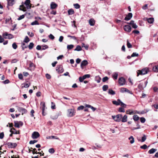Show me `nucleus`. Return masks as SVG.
<instances>
[{
  "label": "nucleus",
  "instance_id": "obj_1",
  "mask_svg": "<svg viewBox=\"0 0 158 158\" xmlns=\"http://www.w3.org/2000/svg\"><path fill=\"white\" fill-rule=\"evenodd\" d=\"M113 103L117 106L120 105L122 107L126 108L127 105L123 103L120 99H118L117 101H113L112 102Z\"/></svg>",
  "mask_w": 158,
  "mask_h": 158
},
{
  "label": "nucleus",
  "instance_id": "obj_2",
  "mask_svg": "<svg viewBox=\"0 0 158 158\" xmlns=\"http://www.w3.org/2000/svg\"><path fill=\"white\" fill-rule=\"evenodd\" d=\"M149 71L148 68H145L141 70H138L137 72V76H138L139 75H143L146 74L148 73Z\"/></svg>",
  "mask_w": 158,
  "mask_h": 158
},
{
  "label": "nucleus",
  "instance_id": "obj_3",
  "mask_svg": "<svg viewBox=\"0 0 158 158\" xmlns=\"http://www.w3.org/2000/svg\"><path fill=\"white\" fill-rule=\"evenodd\" d=\"M122 117V115L119 114L116 115V116H112V118L114 120L117 122H120L121 121Z\"/></svg>",
  "mask_w": 158,
  "mask_h": 158
},
{
  "label": "nucleus",
  "instance_id": "obj_4",
  "mask_svg": "<svg viewBox=\"0 0 158 158\" xmlns=\"http://www.w3.org/2000/svg\"><path fill=\"white\" fill-rule=\"evenodd\" d=\"M3 36L5 39H11L14 37L13 35L11 34H8L7 32H5L3 34Z\"/></svg>",
  "mask_w": 158,
  "mask_h": 158
},
{
  "label": "nucleus",
  "instance_id": "obj_5",
  "mask_svg": "<svg viewBox=\"0 0 158 158\" xmlns=\"http://www.w3.org/2000/svg\"><path fill=\"white\" fill-rule=\"evenodd\" d=\"M6 144L9 148H14L17 145L16 143L11 142L7 143Z\"/></svg>",
  "mask_w": 158,
  "mask_h": 158
},
{
  "label": "nucleus",
  "instance_id": "obj_6",
  "mask_svg": "<svg viewBox=\"0 0 158 158\" xmlns=\"http://www.w3.org/2000/svg\"><path fill=\"white\" fill-rule=\"evenodd\" d=\"M40 136V135L38 132L37 131H34V132L31 135V137L33 139H36L37 138Z\"/></svg>",
  "mask_w": 158,
  "mask_h": 158
},
{
  "label": "nucleus",
  "instance_id": "obj_7",
  "mask_svg": "<svg viewBox=\"0 0 158 158\" xmlns=\"http://www.w3.org/2000/svg\"><path fill=\"white\" fill-rule=\"evenodd\" d=\"M125 80L123 77H121L118 79V83L121 85H124L125 83Z\"/></svg>",
  "mask_w": 158,
  "mask_h": 158
},
{
  "label": "nucleus",
  "instance_id": "obj_8",
  "mask_svg": "<svg viewBox=\"0 0 158 158\" xmlns=\"http://www.w3.org/2000/svg\"><path fill=\"white\" fill-rule=\"evenodd\" d=\"M56 70L59 73H61L64 71L62 66L60 65L57 66V67L56 68Z\"/></svg>",
  "mask_w": 158,
  "mask_h": 158
},
{
  "label": "nucleus",
  "instance_id": "obj_9",
  "mask_svg": "<svg viewBox=\"0 0 158 158\" xmlns=\"http://www.w3.org/2000/svg\"><path fill=\"white\" fill-rule=\"evenodd\" d=\"M124 30L126 31L130 32L131 31V27L128 25H125L123 27Z\"/></svg>",
  "mask_w": 158,
  "mask_h": 158
},
{
  "label": "nucleus",
  "instance_id": "obj_10",
  "mask_svg": "<svg viewBox=\"0 0 158 158\" xmlns=\"http://www.w3.org/2000/svg\"><path fill=\"white\" fill-rule=\"evenodd\" d=\"M15 126L17 128H19L20 126H22L23 125V123L21 122H18L15 121L14 122Z\"/></svg>",
  "mask_w": 158,
  "mask_h": 158
},
{
  "label": "nucleus",
  "instance_id": "obj_11",
  "mask_svg": "<svg viewBox=\"0 0 158 158\" xmlns=\"http://www.w3.org/2000/svg\"><path fill=\"white\" fill-rule=\"evenodd\" d=\"M30 0H26L25 1L24 4H25L27 9H30L31 6L30 5Z\"/></svg>",
  "mask_w": 158,
  "mask_h": 158
},
{
  "label": "nucleus",
  "instance_id": "obj_12",
  "mask_svg": "<svg viewBox=\"0 0 158 158\" xmlns=\"http://www.w3.org/2000/svg\"><path fill=\"white\" fill-rule=\"evenodd\" d=\"M68 116H72L74 115V110L73 109H69L68 110Z\"/></svg>",
  "mask_w": 158,
  "mask_h": 158
},
{
  "label": "nucleus",
  "instance_id": "obj_13",
  "mask_svg": "<svg viewBox=\"0 0 158 158\" xmlns=\"http://www.w3.org/2000/svg\"><path fill=\"white\" fill-rule=\"evenodd\" d=\"M132 16V14L131 13H129L128 15L125 18L124 20L126 21H128L131 19Z\"/></svg>",
  "mask_w": 158,
  "mask_h": 158
},
{
  "label": "nucleus",
  "instance_id": "obj_14",
  "mask_svg": "<svg viewBox=\"0 0 158 158\" xmlns=\"http://www.w3.org/2000/svg\"><path fill=\"white\" fill-rule=\"evenodd\" d=\"M18 110H19L20 112H21L22 113V114H23L26 113L27 112V110L23 108L22 107H19Z\"/></svg>",
  "mask_w": 158,
  "mask_h": 158
},
{
  "label": "nucleus",
  "instance_id": "obj_15",
  "mask_svg": "<svg viewBox=\"0 0 158 158\" xmlns=\"http://www.w3.org/2000/svg\"><path fill=\"white\" fill-rule=\"evenodd\" d=\"M10 131L13 134H19V131H16L15 128H12L10 130Z\"/></svg>",
  "mask_w": 158,
  "mask_h": 158
},
{
  "label": "nucleus",
  "instance_id": "obj_16",
  "mask_svg": "<svg viewBox=\"0 0 158 158\" xmlns=\"http://www.w3.org/2000/svg\"><path fill=\"white\" fill-rule=\"evenodd\" d=\"M88 64V62L86 60H83L81 63V67L83 69V67L86 65Z\"/></svg>",
  "mask_w": 158,
  "mask_h": 158
},
{
  "label": "nucleus",
  "instance_id": "obj_17",
  "mask_svg": "<svg viewBox=\"0 0 158 158\" xmlns=\"http://www.w3.org/2000/svg\"><path fill=\"white\" fill-rule=\"evenodd\" d=\"M8 6H12L15 4L14 0H7Z\"/></svg>",
  "mask_w": 158,
  "mask_h": 158
},
{
  "label": "nucleus",
  "instance_id": "obj_18",
  "mask_svg": "<svg viewBox=\"0 0 158 158\" xmlns=\"http://www.w3.org/2000/svg\"><path fill=\"white\" fill-rule=\"evenodd\" d=\"M41 105H42V106H41V108L42 110L43 115H45V114H44V113L45 108V103L44 102H41Z\"/></svg>",
  "mask_w": 158,
  "mask_h": 158
},
{
  "label": "nucleus",
  "instance_id": "obj_19",
  "mask_svg": "<svg viewBox=\"0 0 158 158\" xmlns=\"http://www.w3.org/2000/svg\"><path fill=\"white\" fill-rule=\"evenodd\" d=\"M50 6L52 9H55L57 7V5L55 2H52L51 3Z\"/></svg>",
  "mask_w": 158,
  "mask_h": 158
},
{
  "label": "nucleus",
  "instance_id": "obj_20",
  "mask_svg": "<svg viewBox=\"0 0 158 158\" xmlns=\"http://www.w3.org/2000/svg\"><path fill=\"white\" fill-rule=\"evenodd\" d=\"M118 76V74L117 72L114 73L112 75V77L114 80L117 79Z\"/></svg>",
  "mask_w": 158,
  "mask_h": 158
},
{
  "label": "nucleus",
  "instance_id": "obj_21",
  "mask_svg": "<svg viewBox=\"0 0 158 158\" xmlns=\"http://www.w3.org/2000/svg\"><path fill=\"white\" fill-rule=\"evenodd\" d=\"M127 116L125 114L123 117L122 116L121 121L123 123L126 122L127 121Z\"/></svg>",
  "mask_w": 158,
  "mask_h": 158
},
{
  "label": "nucleus",
  "instance_id": "obj_22",
  "mask_svg": "<svg viewBox=\"0 0 158 158\" xmlns=\"http://www.w3.org/2000/svg\"><path fill=\"white\" fill-rule=\"evenodd\" d=\"M95 23V21L93 19H90L89 20V23L91 26H94V25Z\"/></svg>",
  "mask_w": 158,
  "mask_h": 158
},
{
  "label": "nucleus",
  "instance_id": "obj_23",
  "mask_svg": "<svg viewBox=\"0 0 158 158\" xmlns=\"http://www.w3.org/2000/svg\"><path fill=\"white\" fill-rule=\"evenodd\" d=\"M129 140H130V143L131 144L135 142L134 138L133 136H131L128 138Z\"/></svg>",
  "mask_w": 158,
  "mask_h": 158
},
{
  "label": "nucleus",
  "instance_id": "obj_24",
  "mask_svg": "<svg viewBox=\"0 0 158 158\" xmlns=\"http://www.w3.org/2000/svg\"><path fill=\"white\" fill-rule=\"evenodd\" d=\"M148 22L150 24L152 23L154 21V19L152 18H150L148 19Z\"/></svg>",
  "mask_w": 158,
  "mask_h": 158
},
{
  "label": "nucleus",
  "instance_id": "obj_25",
  "mask_svg": "<svg viewBox=\"0 0 158 158\" xmlns=\"http://www.w3.org/2000/svg\"><path fill=\"white\" fill-rule=\"evenodd\" d=\"M126 113L127 114H134V112L133 110H128L126 111Z\"/></svg>",
  "mask_w": 158,
  "mask_h": 158
},
{
  "label": "nucleus",
  "instance_id": "obj_26",
  "mask_svg": "<svg viewBox=\"0 0 158 158\" xmlns=\"http://www.w3.org/2000/svg\"><path fill=\"white\" fill-rule=\"evenodd\" d=\"M156 149L152 148L148 151V153L149 154H152L156 152Z\"/></svg>",
  "mask_w": 158,
  "mask_h": 158
},
{
  "label": "nucleus",
  "instance_id": "obj_27",
  "mask_svg": "<svg viewBox=\"0 0 158 158\" xmlns=\"http://www.w3.org/2000/svg\"><path fill=\"white\" fill-rule=\"evenodd\" d=\"M108 93L109 94L113 95L115 94V92L112 89H109L108 90Z\"/></svg>",
  "mask_w": 158,
  "mask_h": 158
},
{
  "label": "nucleus",
  "instance_id": "obj_28",
  "mask_svg": "<svg viewBox=\"0 0 158 158\" xmlns=\"http://www.w3.org/2000/svg\"><path fill=\"white\" fill-rule=\"evenodd\" d=\"M101 80V78L99 76H97L95 77V80L97 83H99L100 82Z\"/></svg>",
  "mask_w": 158,
  "mask_h": 158
},
{
  "label": "nucleus",
  "instance_id": "obj_29",
  "mask_svg": "<svg viewBox=\"0 0 158 158\" xmlns=\"http://www.w3.org/2000/svg\"><path fill=\"white\" fill-rule=\"evenodd\" d=\"M68 13L69 15L73 14L74 13V10L73 9H70L68 10Z\"/></svg>",
  "mask_w": 158,
  "mask_h": 158
},
{
  "label": "nucleus",
  "instance_id": "obj_30",
  "mask_svg": "<svg viewBox=\"0 0 158 158\" xmlns=\"http://www.w3.org/2000/svg\"><path fill=\"white\" fill-rule=\"evenodd\" d=\"M82 50L81 48L79 45H77L76 47V48L74 49V51H80Z\"/></svg>",
  "mask_w": 158,
  "mask_h": 158
},
{
  "label": "nucleus",
  "instance_id": "obj_31",
  "mask_svg": "<svg viewBox=\"0 0 158 158\" xmlns=\"http://www.w3.org/2000/svg\"><path fill=\"white\" fill-rule=\"evenodd\" d=\"M74 47L73 44L68 45L67 46V49L68 50H70L72 49Z\"/></svg>",
  "mask_w": 158,
  "mask_h": 158
},
{
  "label": "nucleus",
  "instance_id": "obj_32",
  "mask_svg": "<svg viewBox=\"0 0 158 158\" xmlns=\"http://www.w3.org/2000/svg\"><path fill=\"white\" fill-rule=\"evenodd\" d=\"M139 118V117L136 115H135L133 116V119L135 121H138Z\"/></svg>",
  "mask_w": 158,
  "mask_h": 158
},
{
  "label": "nucleus",
  "instance_id": "obj_33",
  "mask_svg": "<svg viewBox=\"0 0 158 158\" xmlns=\"http://www.w3.org/2000/svg\"><path fill=\"white\" fill-rule=\"evenodd\" d=\"M153 70L155 72H158V65L155 66L153 68Z\"/></svg>",
  "mask_w": 158,
  "mask_h": 158
},
{
  "label": "nucleus",
  "instance_id": "obj_34",
  "mask_svg": "<svg viewBox=\"0 0 158 158\" xmlns=\"http://www.w3.org/2000/svg\"><path fill=\"white\" fill-rule=\"evenodd\" d=\"M29 41H30V40H29V38L27 36H26L23 42L25 43H27Z\"/></svg>",
  "mask_w": 158,
  "mask_h": 158
},
{
  "label": "nucleus",
  "instance_id": "obj_35",
  "mask_svg": "<svg viewBox=\"0 0 158 158\" xmlns=\"http://www.w3.org/2000/svg\"><path fill=\"white\" fill-rule=\"evenodd\" d=\"M22 49L23 50H24V49L26 48L27 47V46L26 45L25 43H23L22 44Z\"/></svg>",
  "mask_w": 158,
  "mask_h": 158
},
{
  "label": "nucleus",
  "instance_id": "obj_36",
  "mask_svg": "<svg viewBox=\"0 0 158 158\" xmlns=\"http://www.w3.org/2000/svg\"><path fill=\"white\" fill-rule=\"evenodd\" d=\"M149 111V110L148 109H145L144 110L140 112V114H143L148 112Z\"/></svg>",
  "mask_w": 158,
  "mask_h": 158
},
{
  "label": "nucleus",
  "instance_id": "obj_37",
  "mask_svg": "<svg viewBox=\"0 0 158 158\" xmlns=\"http://www.w3.org/2000/svg\"><path fill=\"white\" fill-rule=\"evenodd\" d=\"M34 44L33 43H32V42L30 43L28 46L29 49H32L34 46Z\"/></svg>",
  "mask_w": 158,
  "mask_h": 158
},
{
  "label": "nucleus",
  "instance_id": "obj_38",
  "mask_svg": "<svg viewBox=\"0 0 158 158\" xmlns=\"http://www.w3.org/2000/svg\"><path fill=\"white\" fill-rule=\"evenodd\" d=\"M108 88V86L107 85H104L102 87V89L104 91H106Z\"/></svg>",
  "mask_w": 158,
  "mask_h": 158
},
{
  "label": "nucleus",
  "instance_id": "obj_39",
  "mask_svg": "<svg viewBox=\"0 0 158 158\" xmlns=\"http://www.w3.org/2000/svg\"><path fill=\"white\" fill-rule=\"evenodd\" d=\"M123 108V107L119 108L118 110V111L120 112H124L125 111Z\"/></svg>",
  "mask_w": 158,
  "mask_h": 158
},
{
  "label": "nucleus",
  "instance_id": "obj_40",
  "mask_svg": "<svg viewBox=\"0 0 158 158\" xmlns=\"http://www.w3.org/2000/svg\"><path fill=\"white\" fill-rule=\"evenodd\" d=\"M30 85V83L25 84L24 86H22V88H28L29 86Z\"/></svg>",
  "mask_w": 158,
  "mask_h": 158
},
{
  "label": "nucleus",
  "instance_id": "obj_41",
  "mask_svg": "<svg viewBox=\"0 0 158 158\" xmlns=\"http://www.w3.org/2000/svg\"><path fill=\"white\" fill-rule=\"evenodd\" d=\"M127 46L128 48H132V46L131 44L129 42L128 40H127Z\"/></svg>",
  "mask_w": 158,
  "mask_h": 158
},
{
  "label": "nucleus",
  "instance_id": "obj_42",
  "mask_svg": "<svg viewBox=\"0 0 158 158\" xmlns=\"http://www.w3.org/2000/svg\"><path fill=\"white\" fill-rule=\"evenodd\" d=\"M39 23L36 20H35V21L32 22L31 23V25H39Z\"/></svg>",
  "mask_w": 158,
  "mask_h": 158
},
{
  "label": "nucleus",
  "instance_id": "obj_43",
  "mask_svg": "<svg viewBox=\"0 0 158 158\" xmlns=\"http://www.w3.org/2000/svg\"><path fill=\"white\" fill-rule=\"evenodd\" d=\"M73 6L76 9H79L80 7V5L78 3L74 4Z\"/></svg>",
  "mask_w": 158,
  "mask_h": 158
},
{
  "label": "nucleus",
  "instance_id": "obj_44",
  "mask_svg": "<svg viewBox=\"0 0 158 158\" xmlns=\"http://www.w3.org/2000/svg\"><path fill=\"white\" fill-rule=\"evenodd\" d=\"M42 50H44L45 49L48 48V45H43L42 46Z\"/></svg>",
  "mask_w": 158,
  "mask_h": 158
},
{
  "label": "nucleus",
  "instance_id": "obj_45",
  "mask_svg": "<svg viewBox=\"0 0 158 158\" xmlns=\"http://www.w3.org/2000/svg\"><path fill=\"white\" fill-rule=\"evenodd\" d=\"M12 46L13 48L15 49H16L17 48V45L15 43H14L13 44Z\"/></svg>",
  "mask_w": 158,
  "mask_h": 158
},
{
  "label": "nucleus",
  "instance_id": "obj_46",
  "mask_svg": "<svg viewBox=\"0 0 158 158\" xmlns=\"http://www.w3.org/2000/svg\"><path fill=\"white\" fill-rule=\"evenodd\" d=\"M139 56V54L136 53V52H133L131 55V57H133L135 56Z\"/></svg>",
  "mask_w": 158,
  "mask_h": 158
},
{
  "label": "nucleus",
  "instance_id": "obj_47",
  "mask_svg": "<svg viewBox=\"0 0 158 158\" xmlns=\"http://www.w3.org/2000/svg\"><path fill=\"white\" fill-rule=\"evenodd\" d=\"M37 140H31L29 142V144H34V143L37 142Z\"/></svg>",
  "mask_w": 158,
  "mask_h": 158
},
{
  "label": "nucleus",
  "instance_id": "obj_48",
  "mask_svg": "<svg viewBox=\"0 0 158 158\" xmlns=\"http://www.w3.org/2000/svg\"><path fill=\"white\" fill-rule=\"evenodd\" d=\"M140 148L144 149H146L147 148V146L146 144H144L143 145L140 146Z\"/></svg>",
  "mask_w": 158,
  "mask_h": 158
},
{
  "label": "nucleus",
  "instance_id": "obj_49",
  "mask_svg": "<svg viewBox=\"0 0 158 158\" xmlns=\"http://www.w3.org/2000/svg\"><path fill=\"white\" fill-rule=\"evenodd\" d=\"M140 122L142 123H144L146 121L144 117H141L140 118Z\"/></svg>",
  "mask_w": 158,
  "mask_h": 158
},
{
  "label": "nucleus",
  "instance_id": "obj_50",
  "mask_svg": "<svg viewBox=\"0 0 158 158\" xmlns=\"http://www.w3.org/2000/svg\"><path fill=\"white\" fill-rule=\"evenodd\" d=\"M146 139V137L145 135H144L142 138V140L141 142H144Z\"/></svg>",
  "mask_w": 158,
  "mask_h": 158
},
{
  "label": "nucleus",
  "instance_id": "obj_51",
  "mask_svg": "<svg viewBox=\"0 0 158 158\" xmlns=\"http://www.w3.org/2000/svg\"><path fill=\"white\" fill-rule=\"evenodd\" d=\"M84 78L85 79L86 78H89L90 77V75L89 74H85L83 76Z\"/></svg>",
  "mask_w": 158,
  "mask_h": 158
},
{
  "label": "nucleus",
  "instance_id": "obj_52",
  "mask_svg": "<svg viewBox=\"0 0 158 158\" xmlns=\"http://www.w3.org/2000/svg\"><path fill=\"white\" fill-rule=\"evenodd\" d=\"M108 78L107 77H105L102 78V81L105 82L108 80Z\"/></svg>",
  "mask_w": 158,
  "mask_h": 158
},
{
  "label": "nucleus",
  "instance_id": "obj_53",
  "mask_svg": "<svg viewBox=\"0 0 158 158\" xmlns=\"http://www.w3.org/2000/svg\"><path fill=\"white\" fill-rule=\"evenodd\" d=\"M48 152L50 153H54L55 151L54 149L53 148H51L49 149Z\"/></svg>",
  "mask_w": 158,
  "mask_h": 158
},
{
  "label": "nucleus",
  "instance_id": "obj_54",
  "mask_svg": "<svg viewBox=\"0 0 158 158\" xmlns=\"http://www.w3.org/2000/svg\"><path fill=\"white\" fill-rule=\"evenodd\" d=\"M25 16L24 15H21L19 18H18V20H20L24 18Z\"/></svg>",
  "mask_w": 158,
  "mask_h": 158
},
{
  "label": "nucleus",
  "instance_id": "obj_55",
  "mask_svg": "<svg viewBox=\"0 0 158 158\" xmlns=\"http://www.w3.org/2000/svg\"><path fill=\"white\" fill-rule=\"evenodd\" d=\"M79 81L80 82H82L83 80L85 79L83 76L81 77H79Z\"/></svg>",
  "mask_w": 158,
  "mask_h": 158
},
{
  "label": "nucleus",
  "instance_id": "obj_56",
  "mask_svg": "<svg viewBox=\"0 0 158 158\" xmlns=\"http://www.w3.org/2000/svg\"><path fill=\"white\" fill-rule=\"evenodd\" d=\"M48 37L52 40H54L55 38L54 36L52 34H50V35H49Z\"/></svg>",
  "mask_w": 158,
  "mask_h": 158
},
{
  "label": "nucleus",
  "instance_id": "obj_57",
  "mask_svg": "<svg viewBox=\"0 0 158 158\" xmlns=\"http://www.w3.org/2000/svg\"><path fill=\"white\" fill-rule=\"evenodd\" d=\"M49 138L50 139H59V138L58 137L55 136H50L49 137Z\"/></svg>",
  "mask_w": 158,
  "mask_h": 158
},
{
  "label": "nucleus",
  "instance_id": "obj_58",
  "mask_svg": "<svg viewBox=\"0 0 158 158\" xmlns=\"http://www.w3.org/2000/svg\"><path fill=\"white\" fill-rule=\"evenodd\" d=\"M138 88L139 89H143V84L141 83L139 84L138 85Z\"/></svg>",
  "mask_w": 158,
  "mask_h": 158
},
{
  "label": "nucleus",
  "instance_id": "obj_59",
  "mask_svg": "<svg viewBox=\"0 0 158 158\" xmlns=\"http://www.w3.org/2000/svg\"><path fill=\"white\" fill-rule=\"evenodd\" d=\"M124 89H126V88H121L120 89L121 92L123 93L124 92H125L126 90H125Z\"/></svg>",
  "mask_w": 158,
  "mask_h": 158
},
{
  "label": "nucleus",
  "instance_id": "obj_60",
  "mask_svg": "<svg viewBox=\"0 0 158 158\" xmlns=\"http://www.w3.org/2000/svg\"><path fill=\"white\" fill-rule=\"evenodd\" d=\"M45 76L46 78H47L48 79H50L51 78V76L48 73H47L46 74Z\"/></svg>",
  "mask_w": 158,
  "mask_h": 158
},
{
  "label": "nucleus",
  "instance_id": "obj_61",
  "mask_svg": "<svg viewBox=\"0 0 158 158\" xmlns=\"http://www.w3.org/2000/svg\"><path fill=\"white\" fill-rule=\"evenodd\" d=\"M18 77L19 78L20 80H22L23 78V75L21 73L19 74Z\"/></svg>",
  "mask_w": 158,
  "mask_h": 158
},
{
  "label": "nucleus",
  "instance_id": "obj_62",
  "mask_svg": "<svg viewBox=\"0 0 158 158\" xmlns=\"http://www.w3.org/2000/svg\"><path fill=\"white\" fill-rule=\"evenodd\" d=\"M131 26H132V27L133 28L135 29H136L138 27V26L135 23H134Z\"/></svg>",
  "mask_w": 158,
  "mask_h": 158
},
{
  "label": "nucleus",
  "instance_id": "obj_63",
  "mask_svg": "<svg viewBox=\"0 0 158 158\" xmlns=\"http://www.w3.org/2000/svg\"><path fill=\"white\" fill-rule=\"evenodd\" d=\"M28 35H29L30 37H32L34 36V34L32 32H27Z\"/></svg>",
  "mask_w": 158,
  "mask_h": 158
},
{
  "label": "nucleus",
  "instance_id": "obj_64",
  "mask_svg": "<svg viewBox=\"0 0 158 158\" xmlns=\"http://www.w3.org/2000/svg\"><path fill=\"white\" fill-rule=\"evenodd\" d=\"M84 108V106H81L78 107L77 109L79 110H83Z\"/></svg>",
  "mask_w": 158,
  "mask_h": 158
}]
</instances>
